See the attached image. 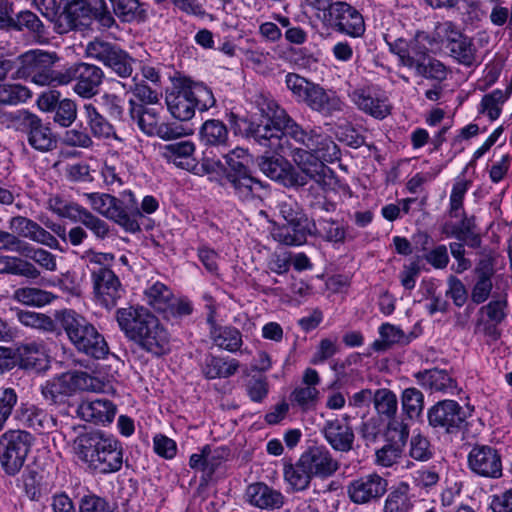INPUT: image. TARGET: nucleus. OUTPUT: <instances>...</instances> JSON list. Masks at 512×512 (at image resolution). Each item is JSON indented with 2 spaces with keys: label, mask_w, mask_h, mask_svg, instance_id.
<instances>
[{
  "label": "nucleus",
  "mask_w": 512,
  "mask_h": 512,
  "mask_svg": "<svg viewBox=\"0 0 512 512\" xmlns=\"http://www.w3.org/2000/svg\"><path fill=\"white\" fill-rule=\"evenodd\" d=\"M288 140L287 151H271L277 155H291L300 170L306 173L310 181L317 186L325 184L326 172L330 170L324 164L339 159L340 150L331 136L321 127L302 128L294 119L284 130Z\"/></svg>",
  "instance_id": "nucleus-1"
},
{
  "label": "nucleus",
  "mask_w": 512,
  "mask_h": 512,
  "mask_svg": "<svg viewBox=\"0 0 512 512\" xmlns=\"http://www.w3.org/2000/svg\"><path fill=\"white\" fill-rule=\"evenodd\" d=\"M116 321L125 337L156 357L171 350V336L159 319L144 306L119 308Z\"/></svg>",
  "instance_id": "nucleus-2"
},
{
  "label": "nucleus",
  "mask_w": 512,
  "mask_h": 512,
  "mask_svg": "<svg viewBox=\"0 0 512 512\" xmlns=\"http://www.w3.org/2000/svg\"><path fill=\"white\" fill-rule=\"evenodd\" d=\"M77 457L94 473H116L123 466L124 448L111 434L94 430L80 434L74 441Z\"/></svg>",
  "instance_id": "nucleus-3"
},
{
  "label": "nucleus",
  "mask_w": 512,
  "mask_h": 512,
  "mask_svg": "<svg viewBox=\"0 0 512 512\" xmlns=\"http://www.w3.org/2000/svg\"><path fill=\"white\" fill-rule=\"evenodd\" d=\"M252 102L265 118V121L260 123L251 122L246 130V136L252 138L269 152L287 151L289 146L284 130L292 118L269 95L255 94Z\"/></svg>",
  "instance_id": "nucleus-4"
},
{
  "label": "nucleus",
  "mask_w": 512,
  "mask_h": 512,
  "mask_svg": "<svg viewBox=\"0 0 512 512\" xmlns=\"http://www.w3.org/2000/svg\"><path fill=\"white\" fill-rule=\"evenodd\" d=\"M56 320L74 348L93 359H105L110 350L104 336L86 317L72 309L56 313Z\"/></svg>",
  "instance_id": "nucleus-5"
},
{
  "label": "nucleus",
  "mask_w": 512,
  "mask_h": 512,
  "mask_svg": "<svg viewBox=\"0 0 512 512\" xmlns=\"http://www.w3.org/2000/svg\"><path fill=\"white\" fill-rule=\"evenodd\" d=\"M216 103L210 88L203 83L184 79L166 95V104L171 115L180 121H188L195 111H207Z\"/></svg>",
  "instance_id": "nucleus-6"
},
{
  "label": "nucleus",
  "mask_w": 512,
  "mask_h": 512,
  "mask_svg": "<svg viewBox=\"0 0 512 512\" xmlns=\"http://www.w3.org/2000/svg\"><path fill=\"white\" fill-rule=\"evenodd\" d=\"M387 43L390 51L398 56L400 64L414 70L417 76L436 80L446 77L445 66L429 56L428 49L420 41L419 35L409 41L398 38Z\"/></svg>",
  "instance_id": "nucleus-7"
},
{
  "label": "nucleus",
  "mask_w": 512,
  "mask_h": 512,
  "mask_svg": "<svg viewBox=\"0 0 512 512\" xmlns=\"http://www.w3.org/2000/svg\"><path fill=\"white\" fill-rule=\"evenodd\" d=\"M84 196L94 211L114 221L125 231L129 233L140 231L136 217L141 213L132 193H129L130 199L127 203L106 193H85Z\"/></svg>",
  "instance_id": "nucleus-8"
},
{
  "label": "nucleus",
  "mask_w": 512,
  "mask_h": 512,
  "mask_svg": "<svg viewBox=\"0 0 512 512\" xmlns=\"http://www.w3.org/2000/svg\"><path fill=\"white\" fill-rule=\"evenodd\" d=\"M102 386L98 378L87 372L68 371L47 380L41 386V394L50 404H63L78 392H97Z\"/></svg>",
  "instance_id": "nucleus-9"
},
{
  "label": "nucleus",
  "mask_w": 512,
  "mask_h": 512,
  "mask_svg": "<svg viewBox=\"0 0 512 512\" xmlns=\"http://www.w3.org/2000/svg\"><path fill=\"white\" fill-rule=\"evenodd\" d=\"M227 164L226 180L231 184L234 193L242 201H251L260 197L264 189L262 182L251 176L248 170L250 156L248 151L241 147L229 151L224 156Z\"/></svg>",
  "instance_id": "nucleus-10"
},
{
  "label": "nucleus",
  "mask_w": 512,
  "mask_h": 512,
  "mask_svg": "<svg viewBox=\"0 0 512 512\" xmlns=\"http://www.w3.org/2000/svg\"><path fill=\"white\" fill-rule=\"evenodd\" d=\"M58 60L55 52L31 50L19 57V78H30L31 82L40 86H57L60 84L63 71H56L53 65Z\"/></svg>",
  "instance_id": "nucleus-11"
},
{
  "label": "nucleus",
  "mask_w": 512,
  "mask_h": 512,
  "mask_svg": "<svg viewBox=\"0 0 512 512\" xmlns=\"http://www.w3.org/2000/svg\"><path fill=\"white\" fill-rule=\"evenodd\" d=\"M128 104L130 118L145 135L171 141L187 134L183 126L161 121V108L147 107L134 99H130Z\"/></svg>",
  "instance_id": "nucleus-12"
},
{
  "label": "nucleus",
  "mask_w": 512,
  "mask_h": 512,
  "mask_svg": "<svg viewBox=\"0 0 512 512\" xmlns=\"http://www.w3.org/2000/svg\"><path fill=\"white\" fill-rule=\"evenodd\" d=\"M34 438L25 430H9L0 436V464L7 475L22 469Z\"/></svg>",
  "instance_id": "nucleus-13"
},
{
  "label": "nucleus",
  "mask_w": 512,
  "mask_h": 512,
  "mask_svg": "<svg viewBox=\"0 0 512 512\" xmlns=\"http://www.w3.org/2000/svg\"><path fill=\"white\" fill-rule=\"evenodd\" d=\"M85 52L87 57L103 63L119 77L133 76L136 60L116 44L96 39L87 44Z\"/></svg>",
  "instance_id": "nucleus-14"
},
{
  "label": "nucleus",
  "mask_w": 512,
  "mask_h": 512,
  "mask_svg": "<svg viewBox=\"0 0 512 512\" xmlns=\"http://www.w3.org/2000/svg\"><path fill=\"white\" fill-rule=\"evenodd\" d=\"M104 78L103 70L89 63H76L63 71L60 84L67 85L74 82L73 91L82 98L95 96Z\"/></svg>",
  "instance_id": "nucleus-15"
},
{
  "label": "nucleus",
  "mask_w": 512,
  "mask_h": 512,
  "mask_svg": "<svg viewBox=\"0 0 512 512\" xmlns=\"http://www.w3.org/2000/svg\"><path fill=\"white\" fill-rule=\"evenodd\" d=\"M324 20L333 30L351 38H360L366 31L363 15L354 6L344 1H335L329 11L324 14Z\"/></svg>",
  "instance_id": "nucleus-16"
},
{
  "label": "nucleus",
  "mask_w": 512,
  "mask_h": 512,
  "mask_svg": "<svg viewBox=\"0 0 512 512\" xmlns=\"http://www.w3.org/2000/svg\"><path fill=\"white\" fill-rule=\"evenodd\" d=\"M427 418L429 425L434 429L456 434L464 427L466 415L458 402L442 400L428 409Z\"/></svg>",
  "instance_id": "nucleus-17"
},
{
  "label": "nucleus",
  "mask_w": 512,
  "mask_h": 512,
  "mask_svg": "<svg viewBox=\"0 0 512 512\" xmlns=\"http://www.w3.org/2000/svg\"><path fill=\"white\" fill-rule=\"evenodd\" d=\"M260 170L270 179L289 188L304 187L310 182L309 177L302 170H296L283 157L261 156L258 158Z\"/></svg>",
  "instance_id": "nucleus-18"
},
{
  "label": "nucleus",
  "mask_w": 512,
  "mask_h": 512,
  "mask_svg": "<svg viewBox=\"0 0 512 512\" xmlns=\"http://www.w3.org/2000/svg\"><path fill=\"white\" fill-rule=\"evenodd\" d=\"M387 490L388 480L377 473L360 476L347 485L349 499L358 505L377 502Z\"/></svg>",
  "instance_id": "nucleus-19"
},
{
  "label": "nucleus",
  "mask_w": 512,
  "mask_h": 512,
  "mask_svg": "<svg viewBox=\"0 0 512 512\" xmlns=\"http://www.w3.org/2000/svg\"><path fill=\"white\" fill-rule=\"evenodd\" d=\"M20 130L27 135V141L34 149L47 152L56 147V136L52 132L49 124L27 110L19 111Z\"/></svg>",
  "instance_id": "nucleus-20"
},
{
  "label": "nucleus",
  "mask_w": 512,
  "mask_h": 512,
  "mask_svg": "<svg viewBox=\"0 0 512 512\" xmlns=\"http://www.w3.org/2000/svg\"><path fill=\"white\" fill-rule=\"evenodd\" d=\"M470 470L485 478L502 476V460L497 449L488 445H475L468 454Z\"/></svg>",
  "instance_id": "nucleus-21"
},
{
  "label": "nucleus",
  "mask_w": 512,
  "mask_h": 512,
  "mask_svg": "<svg viewBox=\"0 0 512 512\" xmlns=\"http://www.w3.org/2000/svg\"><path fill=\"white\" fill-rule=\"evenodd\" d=\"M93 284L94 297L98 304L111 309L117 305L122 297L124 289L112 269L96 274L91 277Z\"/></svg>",
  "instance_id": "nucleus-22"
},
{
  "label": "nucleus",
  "mask_w": 512,
  "mask_h": 512,
  "mask_svg": "<svg viewBox=\"0 0 512 512\" xmlns=\"http://www.w3.org/2000/svg\"><path fill=\"white\" fill-rule=\"evenodd\" d=\"M320 382L319 373L313 368H306L302 375L301 384L290 395L291 403L298 406L302 411L315 409L320 396V391L317 388Z\"/></svg>",
  "instance_id": "nucleus-23"
},
{
  "label": "nucleus",
  "mask_w": 512,
  "mask_h": 512,
  "mask_svg": "<svg viewBox=\"0 0 512 512\" xmlns=\"http://www.w3.org/2000/svg\"><path fill=\"white\" fill-rule=\"evenodd\" d=\"M300 458L313 477L328 478L339 469L338 461L323 445L309 447Z\"/></svg>",
  "instance_id": "nucleus-24"
},
{
  "label": "nucleus",
  "mask_w": 512,
  "mask_h": 512,
  "mask_svg": "<svg viewBox=\"0 0 512 512\" xmlns=\"http://www.w3.org/2000/svg\"><path fill=\"white\" fill-rule=\"evenodd\" d=\"M11 229L19 236L28 238L31 241L47 246L51 249L60 250L59 241L49 231L40 226L37 222L23 217H13L10 222Z\"/></svg>",
  "instance_id": "nucleus-25"
},
{
  "label": "nucleus",
  "mask_w": 512,
  "mask_h": 512,
  "mask_svg": "<svg viewBox=\"0 0 512 512\" xmlns=\"http://www.w3.org/2000/svg\"><path fill=\"white\" fill-rule=\"evenodd\" d=\"M320 431L333 450L342 453L352 450L355 435L353 429L342 420H326Z\"/></svg>",
  "instance_id": "nucleus-26"
},
{
  "label": "nucleus",
  "mask_w": 512,
  "mask_h": 512,
  "mask_svg": "<svg viewBox=\"0 0 512 512\" xmlns=\"http://www.w3.org/2000/svg\"><path fill=\"white\" fill-rule=\"evenodd\" d=\"M312 111L328 117L343 109V102L334 91L325 90L319 84L314 83L304 102Z\"/></svg>",
  "instance_id": "nucleus-27"
},
{
  "label": "nucleus",
  "mask_w": 512,
  "mask_h": 512,
  "mask_svg": "<svg viewBox=\"0 0 512 512\" xmlns=\"http://www.w3.org/2000/svg\"><path fill=\"white\" fill-rule=\"evenodd\" d=\"M116 412V405L106 398L82 401L77 408V414L82 420L102 425L111 423Z\"/></svg>",
  "instance_id": "nucleus-28"
},
{
  "label": "nucleus",
  "mask_w": 512,
  "mask_h": 512,
  "mask_svg": "<svg viewBox=\"0 0 512 512\" xmlns=\"http://www.w3.org/2000/svg\"><path fill=\"white\" fill-rule=\"evenodd\" d=\"M350 97L358 109L376 119H384L390 114L388 99L374 93L369 88L356 89Z\"/></svg>",
  "instance_id": "nucleus-29"
},
{
  "label": "nucleus",
  "mask_w": 512,
  "mask_h": 512,
  "mask_svg": "<svg viewBox=\"0 0 512 512\" xmlns=\"http://www.w3.org/2000/svg\"><path fill=\"white\" fill-rule=\"evenodd\" d=\"M246 500L260 509H280L285 503L284 495L265 483L250 484L245 492Z\"/></svg>",
  "instance_id": "nucleus-30"
},
{
  "label": "nucleus",
  "mask_w": 512,
  "mask_h": 512,
  "mask_svg": "<svg viewBox=\"0 0 512 512\" xmlns=\"http://www.w3.org/2000/svg\"><path fill=\"white\" fill-rule=\"evenodd\" d=\"M194 152L195 144L190 140H181L161 147V155L164 159L187 170L194 166Z\"/></svg>",
  "instance_id": "nucleus-31"
},
{
  "label": "nucleus",
  "mask_w": 512,
  "mask_h": 512,
  "mask_svg": "<svg viewBox=\"0 0 512 512\" xmlns=\"http://www.w3.org/2000/svg\"><path fill=\"white\" fill-rule=\"evenodd\" d=\"M83 111L90 134L99 140L118 139L114 126L92 103H86Z\"/></svg>",
  "instance_id": "nucleus-32"
},
{
  "label": "nucleus",
  "mask_w": 512,
  "mask_h": 512,
  "mask_svg": "<svg viewBox=\"0 0 512 512\" xmlns=\"http://www.w3.org/2000/svg\"><path fill=\"white\" fill-rule=\"evenodd\" d=\"M239 366L236 359L209 354L202 363L201 371L207 379L229 378L238 371Z\"/></svg>",
  "instance_id": "nucleus-33"
},
{
  "label": "nucleus",
  "mask_w": 512,
  "mask_h": 512,
  "mask_svg": "<svg viewBox=\"0 0 512 512\" xmlns=\"http://www.w3.org/2000/svg\"><path fill=\"white\" fill-rule=\"evenodd\" d=\"M283 478L290 491L302 492L309 488L313 476L299 457L295 463H284Z\"/></svg>",
  "instance_id": "nucleus-34"
},
{
  "label": "nucleus",
  "mask_w": 512,
  "mask_h": 512,
  "mask_svg": "<svg viewBox=\"0 0 512 512\" xmlns=\"http://www.w3.org/2000/svg\"><path fill=\"white\" fill-rule=\"evenodd\" d=\"M20 420L26 427L39 434L49 433L56 426L55 418L46 410L35 405L22 408Z\"/></svg>",
  "instance_id": "nucleus-35"
},
{
  "label": "nucleus",
  "mask_w": 512,
  "mask_h": 512,
  "mask_svg": "<svg viewBox=\"0 0 512 512\" xmlns=\"http://www.w3.org/2000/svg\"><path fill=\"white\" fill-rule=\"evenodd\" d=\"M415 376L423 387L432 391L453 393L457 389L456 381L445 370L435 368L418 372Z\"/></svg>",
  "instance_id": "nucleus-36"
},
{
  "label": "nucleus",
  "mask_w": 512,
  "mask_h": 512,
  "mask_svg": "<svg viewBox=\"0 0 512 512\" xmlns=\"http://www.w3.org/2000/svg\"><path fill=\"white\" fill-rule=\"evenodd\" d=\"M200 140L206 146L226 147L229 131L224 122L218 119L206 120L199 131Z\"/></svg>",
  "instance_id": "nucleus-37"
},
{
  "label": "nucleus",
  "mask_w": 512,
  "mask_h": 512,
  "mask_svg": "<svg viewBox=\"0 0 512 512\" xmlns=\"http://www.w3.org/2000/svg\"><path fill=\"white\" fill-rule=\"evenodd\" d=\"M309 224L286 223L273 229L272 237L275 241L287 246H299L306 242L307 235L311 234Z\"/></svg>",
  "instance_id": "nucleus-38"
},
{
  "label": "nucleus",
  "mask_w": 512,
  "mask_h": 512,
  "mask_svg": "<svg viewBox=\"0 0 512 512\" xmlns=\"http://www.w3.org/2000/svg\"><path fill=\"white\" fill-rule=\"evenodd\" d=\"M0 273L22 276L28 279H37L41 274L33 263L12 256L0 257Z\"/></svg>",
  "instance_id": "nucleus-39"
},
{
  "label": "nucleus",
  "mask_w": 512,
  "mask_h": 512,
  "mask_svg": "<svg viewBox=\"0 0 512 512\" xmlns=\"http://www.w3.org/2000/svg\"><path fill=\"white\" fill-rule=\"evenodd\" d=\"M144 297L151 307L158 312H168L170 302L173 298L172 290L160 281L148 285L144 291Z\"/></svg>",
  "instance_id": "nucleus-40"
},
{
  "label": "nucleus",
  "mask_w": 512,
  "mask_h": 512,
  "mask_svg": "<svg viewBox=\"0 0 512 512\" xmlns=\"http://www.w3.org/2000/svg\"><path fill=\"white\" fill-rule=\"evenodd\" d=\"M210 338L216 346L231 353L238 351L243 344L241 332L233 326L214 328Z\"/></svg>",
  "instance_id": "nucleus-41"
},
{
  "label": "nucleus",
  "mask_w": 512,
  "mask_h": 512,
  "mask_svg": "<svg viewBox=\"0 0 512 512\" xmlns=\"http://www.w3.org/2000/svg\"><path fill=\"white\" fill-rule=\"evenodd\" d=\"M12 298L27 306L41 307L55 298L51 292L36 287H21L13 292Z\"/></svg>",
  "instance_id": "nucleus-42"
},
{
  "label": "nucleus",
  "mask_w": 512,
  "mask_h": 512,
  "mask_svg": "<svg viewBox=\"0 0 512 512\" xmlns=\"http://www.w3.org/2000/svg\"><path fill=\"white\" fill-rule=\"evenodd\" d=\"M315 234L327 242L343 243L346 238V230L336 221L326 218H318L313 223Z\"/></svg>",
  "instance_id": "nucleus-43"
},
{
  "label": "nucleus",
  "mask_w": 512,
  "mask_h": 512,
  "mask_svg": "<svg viewBox=\"0 0 512 512\" xmlns=\"http://www.w3.org/2000/svg\"><path fill=\"white\" fill-rule=\"evenodd\" d=\"M373 403L378 414L388 419L395 417L398 410V399L390 389H377L373 395Z\"/></svg>",
  "instance_id": "nucleus-44"
},
{
  "label": "nucleus",
  "mask_w": 512,
  "mask_h": 512,
  "mask_svg": "<svg viewBox=\"0 0 512 512\" xmlns=\"http://www.w3.org/2000/svg\"><path fill=\"white\" fill-rule=\"evenodd\" d=\"M30 97V90L21 84H0V106H16L26 102Z\"/></svg>",
  "instance_id": "nucleus-45"
},
{
  "label": "nucleus",
  "mask_w": 512,
  "mask_h": 512,
  "mask_svg": "<svg viewBox=\"0 0 512 512\" xmlns=\"http://www.w3.org/2000/svg\"><path fill=\"white\" fill-rule=\"evenodd\" d=\"M447 48L451 56L459 63L471 66L475 62L476 48L469 37L462 35L450 45H447Z\"/></svg>",
  "instance_id": "nucleus-46"
},
{
  "label": "nucleus",
  "mask_w": 512,
  "mask_h": 512,
  "mask_svg": "<svg viewBox=\"0 0 512 512\" xmlns=\"http://www.w3.org/2000/svg\"><path fill=\"white\" fill-rule=\"evenodd\" d=\"M402 409L410 419L418 418L424 409V395L415 387L403 390L401 395Z\"/></svg>",
  "instance_id": "nucleus-47"
},
{
  "label": "nucleus",
  "mask_w": 512,
  "mask_h": 512,
  "mask_svg": "<svg viewBox=\"0 0 512 512\" xmlns=\"http://www.w3.org/2000/svg\"><path fill=\"white\" fill-rule=\"evenodd\" d=\"M114 259L115 256L112 253L96 252L91 249L85 251L81 256V260L91 273V277L110 270L109 266L113 263Z\"/></svg>",
  "instance_id": "nucleus-48"
},
{
  "label": "nucleus",
  "mask_w": 512,
  "mask_h": 512,
  "mask_svg": "<svg viewBox=\"0 0 512 512\" xmlns=\"http://www.w3.org/2000/svg\"><path fill=\"white\" fill-rule=\"evenodd\" d=\"M408 485L401 483L396 489L392 490L384 504V512H409L412 504L408 496Z\"/></svg>",
  "instance_id": "nucleus-49"
},
{
  "label": "nucleus",
  "mask_w": 512,
  "mask_h": 512,
  "mask_svg": "<svg viewBox=\"0 0 512 512\" xmlns=\"http://www.w3.org/2000/svg\"><path fill=\"white\" fill-rule=\"evenodd\" d=\"M131 83H123L122 87L133 95L143 105H153L158 103L160 95L157 91L148 86L144 80L137 81V76L133 75Z\"/></svg>",
  "instance_id": "nucleus-50"
},
{
  "label": "nucleus",
  "mask_w": 512,
  "mask_h": 512,
  "mask_svg": "<svg viewBox=\"0 0 512 512\" xmlns=\"http://www.w3.org/2000/svg\"><path fill=\"white\" fill-rule=\"evenodd\" d=\"M380 339L372 343V349L375 351H386L392 345L400 343L404 339L403 331L390 324L384 323L379 327Z\"/></svg>",
  "instance_id": "nucleus-51"
},
{
  "label": "nucleus",
  "mask_w": 512,
  "mask_h": 512,
  "mask_svg": "<svg viewBox=\"0 0 512 512\" xmlns=\"http://www.w3.org/2000/svg\"><path fill=\"white\" fill-rule=\"evenodd\" d=\"M17 318L23 325L45 332H53L56 327L54 320L42 313L19 310Z\"/></svg>",
  "instance_id": "nucleus-52"
},
{
  "label": "nucleus",
  "mask_w": 512,
  "mask_h": 512,
  "mask_svg": "<svg viewBox=\"0 0 512 512\" xmlns=\"http://www.w3.org/2000/svg\"><path fill=\"white\" fill-rule=\"evenodd\" d=\"M435 454L434 447L430 440L421 435H413L410 440L409 455L417 461L426 462L433 458Z\"/></svg>",
  "instance_id": "nucleus-53"
},
{
  "label": "nucleus",
  "mask_w": 512,
  "mask_h": 512,
  "mask_svg": "<svg viewBox=\"0 0 512 512\" xmlns=\"http://www.w3.org/2000/svg\"><path fill=\"white\" fill-rule=\"evenodd\" d=\"M402 445L398 443H386L375 452V464L381 467H392L402 457Z\"/></svg>",
  "instance_id": "nucleus-54"
},
{
  "label": "nucleus",
  "mask_w": 512,
  "mask_h": 512,
  "mask_svg": "<svg viewBox=\"0 0 512 512\" xmlns=\"http://www.w3.org/2000/svg\"><path fill=\"white\" fill-rule=\"evenodd\" d=\"M278 210L286 223L297 224L298 226L309 224L305 213L298 203L291 198L279 202Z\"/></svg>",
  "instance_id": "nucleus-55"
},
{
  "label": "nucleus",
  "mask_w": 512,
  "mask_h": 512,
  "mask_svg": "<svg viewBox=\"0 0 512 512\" xmlns=\"http://www.w3.org/2000/svg\"><path fill=\"white\" fill-rule=\"evenodd\" d=\"M77 118V105L68 98L60 100L54 111L53 121L61 127H70Z\"/></svg>",
  "instance_id": "nucleus-56"
},
{
  "label": "nucleus",
  "mask_w": 512,
  "mask_h": 512,
  "mask_svg": "<svg viewBox=\"0 0 512 512\" xmlns=\"http://www.w3.org/2000/svg\"><path fill=\"white\" fill-rule=\"evenodd\" d=\"M115 14L123 21H133L144 13L139 0H110Z\"/></svg>",
  "instance_id": "nucleus-57"
},
{
  "label": "nucleus",
  "mask_w": 512,
  "mask_h": 512,
  "mask_svg": "<svg viewBox=\"0 0 512 512\" xmlns=\"http://www.w3.org/2000/svg\"><path fill=\"white\" fill-rule=\"evenodd\" d=\"M286 87L298 102H304L314 82L307 80L296 73H288L285 76Z\"/></svg>",
  "instance_id": "nucleus-58"
},
{
  "label": "nucleus",
  "mask_w": 512,
  "mask_h": 512,
  "mask_svg": "<svg viewBox=\"0 0 512 512\" xmlns=\"http://www.w3.org/2000/svg\"><path fill=\"white\" fill-rule=\"evenodd\" d=\"M17 352L20 366L25 369L36 367L42 356L41 346L35 342L21 344Z\"/></svg>",
  "instance_id": "nucleus-59"
},
{
  "label": "nucleus",
  "mask_w": 512,
  "mask_h": 512,
  "mask_svg": "<svg viewBox=\"0 0 512 512\" xmlns=\"http://www.w3.org/2000/svg\"><path fill=\"white\" fill-rule=\"evenodd\" d=\"M492 270L488 267L487 271H482L472 290V300L476 304H481L487 300L492 289L491 282Z\"/></svg>",
  "instance_id": "nucleus-60"
},
{
  "label": "nucleus",
  "mask_w": 512,
  "mask_h": 512,
  "mask_svg": "<svg viewBox=\"0 0 512 512\" xmlns=\"http://www.w3.org/2000/svg\"><path fill=\"white\" fill-rule=\"evenodd\" d=\"M18 402V395L13 388H4L0 395V431L11 416Z\"/></svg>",
  "instance_id": "nucleus-61"
},
{
  "label": "nucleus",
  "mask_w": 512,
  "mask_h": 512,
  "mask_svg": "<svg viewBox=\"0 0 512 512\" xmlns=\"http://www.w3.org/2000/svg\"><path fill=\"white\" fill-rule=\"evenodd\" d=\"M205 453L207 475H211L229 456V450L225 447L211 448L209 445L203 447Z\"/></svg>",
  "instance_id": "nucleus-62"
},
{
  "label": "nucleus",
  "mask_w": 512,
  "mask_h": 512,
  "mask_svg": "<svg viewBox=\"0 0 512 512\" xmlns=\"http://www.w3.org/2000/svg\"><path fill=\"white\" fill-rule=\"evenodd\" d=\"M101 103L113 120L122 121L124 118L123 100L116 94L104 93L101 96Z\"/></svg>",
  "instance_id": "nucleus-63"
},
{
  "label": "nucleus",
  "mask_w": 512,
  "mask_h": 512,
  "mask_svg": "<svg viewBox=\"0 0 512 512\" xmlns=\"http://www.w3.org/2000/svg\"><path fill=\"white\" fill-rule=\"evenodd\" d=\"M79 512H114L109 503L96 495L90 494L82 497Z\"/></svg>",
  "instance_id": "nucleus-64"
}]
</instances>
